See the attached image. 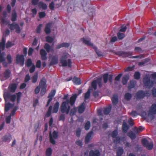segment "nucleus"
I'll return each mask as SVG.
<instances>
[{"label":"nucleus","instance_id":"56","mask_svg":"<svg viewBox=\"0 0 156 156\" xmlns=\"http://www.w3.org/2000/svg\"><path fill=\"white\" fill-rule=\"evenodd\" d=\"M121 141V138L119 136L116 137L115 139H114V142L116 144H118L120 143Z\"/></svg>","mask_w":156,"mask_h":156},{"label":"nucleus","instance_id":"6","mask_svg":"<svg viewBox=\"0 0 156 156\" xmlns=\"http://www.w3.org/2000/svg\"><path fill=\"white\" fill-rule=\"evenodd\" d=\"M150 95V93L149 91H143L140 90L137 92L136 97L137 98L141 99L144 98L145 96H148Z\"/></svg>","mask_w":156,"mask_h":156},{"label":"nucleus","instance_id":"13","mask_svg":"<svg viewBox=\"0 0 156 156\" xmlns=\"http://www.w3.org/2000/svg\"><path fill=\"white\" fill-rule=\"evenodd\" d=\"M78 92L79 93L78 94H74L70 97V102L71 105V106H72L74 103L77 96L78 95L82 93V90H79Z\"/></svg>","mask_w":156,"mask_h":156},{"label":"nucleus","instance_id":"32","mask_svg":"<svg viewBox=\"0 0 156 156\" xmlns=\"http://www.w3.org/2000/svg\"><path fill=\"white\" fill-rule=\"evenodd\" d=\"M129 128L126 122H123L122 124V130L123 132L126 133Z\"/></svg>","mask_w":156,"mask_h":156},{"label":"nucleus","instance_id":"14","mask_svg":"<svg viewBox=\"0 0 156 156\" xmlns=\"http://www.w3.org/2000/svg\"><path fill=\"white\" fill-rule=\"evenodd\" d=\"M10 71L9 70H6L3 73V76L1 78V80L2 81L8 79L10 76Z\"/></svg>","mask_w":156,"mask_h":156},{"label":"nucleus","instance_id":"30","mask_svg":"<svg viewBox=\"0 0 156 156\" xmlns=\"http://www.w3.org/2000/svg\"><path fill=\"white\" fill-rule=\"evenodd\" d=\"M16 87L17 86L16 84H13L9 86V89L11 92H14L16 89Z\"/></svg>","mask_w":156,"mask_h":156},{"label":"nucleus","instance_id":"33","mask_svg":"<svg viewBox=\"0 0 156 156\" xmlns=\"http://www.w3.org/2000/svg\"><path fill=\"white\" fill-rule=\"evenodd\" d=\"M90 89H89L87 91V92L85 93L84 95V101L90 97Z\"/></svg>","mask_w":156,"mask_h":156},{"label":"nucleus","instance_id":"28","mask_svg":"<svg viewBox=\"0 0 156 156\" xmlns=\"http://www.w3.org/2000/svg\"><path fill=\"white\" fill-rule=\"evenodd\" d=\"M38 7L39 8H42L43 10L46 9L47 8V6L46 4L41 2L39 3Z\"/></svg>","mask_w":156,"mask_h":156},{"label":"nucleus","instance_id":"48","mask_svg":"<svg viewBox=\"0 0 156 156\" xmlns=\"http://www.w3.org/2000/svg\"><path fill=\"white\" fill-rule=\"evenodd\" d=\"M14 45V44L13 42L9 41H8L6 44V48H8L9 47H11L13 45Z\"/></svg>","mask_w":156,"mask_h":156},{"label":"nucleus","instance_id":"51","mask_svg":"<svg viewBox=\"0 0 156 156\" xmlns=\"http://www.w3.org/2000/svg\"><path fill=\"white\" fill-rule=\"evenodd\" d=\"M111 109L109 108H105L104 110V113L105 115L108 114L110 112Z\"/></svg>","mask_w":156,"mask_h":156},{"label":"nucleus","instance_id":"52","mask_svg":"<svg viewBox=\"0 0 156 156\" xmlns=\"http://www.w3.org/2000/svg\"><path fill=\"white\" fill-rule=\"evenodd\" d=\"M52 109V106H50L49 108L48 111L46 114V116H47V117H49V116H50Z\"/></svg>","mask_w":156,"mask_h":156},{"label":"nucleus","instance_id":"2","mask_svg":"<svg viewBox=\"0 0 156 156\" xmlns=\"http://www.w3.org/2000/svg\"><path fill=\"white\" fill-rule=\"evenodd\" d=\"M70 104L71 105L70 100L68 99L62 103L61 107V111L62 113H66L67 114L69 113L70 109Z\"/></svg>","mask_w":156,"mask_h":156},{"label":"nucleus","instance_id":"42","mask_svg":"<svg viewBox=\"0 0 156 156\" xmlns=\"http://www.w3.org/2000/svg\"><path fill=\"white\" fill-rule=\"evenodd\" d=\"M97 81V83H98L100 87H101L102 85V77L99 78L96 80Z\"/></svg>","mask_w":156,"mask_h":156},{"label":"nucleus","instance_id":"49","mask_svg":"<svg viewBox=\"0 0 156 156\" xmlns=\"http://www.w3.org/2000/svg\"><path fill=\"white\" fill-rule=\"evenodd\" d=\"M140 73L138 72H136L135 73L134 75V78L136 80H138L140 79Z\"/></svg>","mask_w":156,"mask_h":156},{"label":"nucleus","instance_id":"9","mask_svg":"<svg viewBox=\"0 0 156 156\" xmlns=\"http://www.w3.org/2000/svg\"><path fill=\"white\" fill-rule=\"evenodd\" d=\"M16 61L17 64H19L20 65L23 66L24 62V58L23 55H17Z\"/></svg>","mask_w":156,"mask_h":156},{"label":"nucleus","instance_id":"61","mask_svg":"<svg viewBox=\"0 0 156 156\" xmlns=\"http://www.w3.org/2000/svg\"><path fill=\"white\" fill-rule=\"evenodd\" d=\"M81 131V130L80 128H78L76 130V135L77 137H79L80 136Z\"/></svg>","mask_w":156,"mask_h":156},{"label":"nucleus","instance_id":"36","mask_svg":"<svg viewBox=\"0 0 156 156\" xmlns=\"http://www.w3.org/2000/svg\"><path fill=\"white\" fill-rule=\"evenodd\" d=\"M123 152V149L121 147L119 148L117 151V156H121Z\"/></svg>","mask_w":156,"mask_h":156},{"label":"nucleus","instance_id":"7","mask_svg":"<svg viewBox=\"0 0 156 156\" xmlns=\"http://www.w3.org/2000/svg\"><path fill=\"white\" fill-rule=\"evenodd\" d=\"M58 133L56 131L54 130L51 134V132H50L49 133V140L50 142L53 144H55V141L54 139H56L58 138Z\"/></svg>","mask_w":156,"mask_h":156},{"label":"nucleus","instance_id":"53","mask_svg":"<svg viewBox=\"0 0 156 156\" xmlns=\"http://www.w3.org/2000/svg\"><path fill=\"white\" fill-rule=\"evenodd\" d=\"M93 96L95 98H100V96L99 95L98 92V91H94L93 93Z\"/></svg>","mask_w":156,"mask_h":156},{"label":"nucleus","instance_id":"18","mask_svg":"<svg viewBox=\"0 0 156 156\" xmlns=\"http://www.w3.org/2000/svg\"><path fill=\"white\" fill-rule=\"evenodd\" d=\"M93 135V132L92 131L90 132L87 135L85 138V141L86 143H88L92 138V136Z\"/></svg>","mask_w":156,"mask_h":156},{"label":"nucleus","instance_id":"59","mask_svg":"<svg viewBox=\"0 0 156 156\" xmlns=\"http://www.w3.org/2000/svg\"><path fill=\"white\" fill-rule=\"evenodd\" d=\"M121 28L119 30L120 32H125L127 29L126 27L124 25L122 26Z\"/></svg>","mask_w":156,"mask_h":156},{"label":"nucleus","instance_id":"23","mask_svg":"<svg viewBox=\"0 0 156 156\" xmlns=\"http://www.w3.org/2000/svg\"><path fill=\"white\" fill-rule=\"evenodd\" d=\"M85 106L84 103H82L78 107V111L80 113H83L85 110Z\"/></svg>","mask_w":156,"mask_h":156},{"label":"nucleus","instance_id":"47","mask_svg":"<svg viewBox=\"0 0 156 156\" xmlns=\"http://www.w3.org/2000/svg\"><path fill=\"white\" fill-rule=\"evenodd\" d=\"M117 35L118 38L120 40L122 39L125 37V34H124L120 32L118 33Z\"/></svg>","mask_w":156,"mask_h":156},{"label":"nucleus","instance_id":"1","mask_svg":"<svg viewBox=\"0 0 156 156\" xmlns=\"http://www.w3.org/2000/svg\"><path fill=\"white\" fill-rule=\"evenodd\" d=\"M70 57V55L67 53L65 52L62 54L60 59V62L62 64V66H68L69 67H71L72 62L71 59L69 58L67 60V58Z\"/></svg>","mask_w":156,"mask_h":156},{"label":"nucleus","instance_id":"22","mask_svg":"<svg viewBox=\"0 0 156 156\" xmlns=\"http://www.w3.org/2000/svg\"><path fill=\"white\" fill-rule=\"evenodd\" d=\"M129 78V76L128 74H126L123 76L122 81V82L123 85H125L127 83Z\"/></svg>","mask_w":156,"mask_h":156},{"label":"nucleus","instance_id":"54","mask_svg":"<svg viewBox=\"0 0 156 156\" xmlns=\"http://www.w3.org/2000/svg\"><path fill=\"white\" fill-rule=\"evenodd\" d=\"M76 112V108H73L70 111V115L71 116L74 115Z\"/></svg>","mask_w":156,"mask_h":156},{"label":"nucleus","instance_id":"21","mask_svg":"<svg viewBox=\"0 0 156 156\" xmlns=\"http://www.w3.org/2000/svg\"><path fill=\"white\" fill-rule=\"evenodd\" d=\"M40 54L41 55V58L43 60H45L47 59V53L44 49H42L40 51Z\"/></svg>","mask_w":156,"mask_h":156},{"label":"nucleus","instance_id":"27","mask_svg":"<svg viewBox=\"0 0 156 156\" xmlns=\"http://www.w3.org/2000/svg\"><path fill=\"white\" fill-rule=\"evenodd\" d=\"M14 106V104H12L9 103L6 104L5 107V112H7L9 109Z\"/></svg>","mask_w":156,"mask_h":156},{"label":"nucleus","instance_id":"45","mask_svg":"<svg viewBox=\"0 0 156 156\" xmlns=\"http://www.w3.org/2000/svg\"><path fill=\"white\" fill-rule=\"evenodd\" d=\"M46 39L48 43H51L53 42L54 39V38L49 36H48L46 37Z\"/></svg>","mask_w":156,"mask_h":156},{"label":"nucleus","instance_id":"3","mask_svg":"<svg viewBox=\"0 0 156 156\" xmlns=\"http://www.w3.org/2000/svg\"><path fill=\"white\" fill-rule=\"evenodd\" d=\"M156 114V104H153L150 108L148 113V118L150 120L153 119L154 117V115Z\"/></svg>","mask_w":156,"mask_h":156},{"label":"nucleus","instance_id":"16","mask_svg":"<svg viewBox=\"0 0 156 156\" xmlns=\"http://www.w3.org/2000/svg\"><path fill=\"white\" fill-rule=\"evenodd\" d=\"M12 137L11 135L9 134H6L3 136L2 139L3 141L4 142H9L12 139Z\"/></svg>","mask_w":156,"mask_h":156},{"label":"nucleus","instance_id":"26","mask_svg":"<svg viewBox=\"0 0 156 156\" xmlns=\"http://www.w3.org/2000/svg\"><path fill=\"white\" fill-rule=\"evenodd\" d=\"M5 39L3 37L2 39V41L0 42V51L1 52L2 51L4 50L5 47Z\"/></svg>","mask_w":156,"mask_h":156},{"label":"nucleus","instance_id":"12","mask_svg":"<svg viewBox=\"0 0 156 156\" xmlns=\"http://www.w3.org/2000/svg\"><path fill=\"white\" fill-rule=\"evenodd\" d=\"M55 93V90H52L50 93L48 97L49 99L46 105V107L48 106L49 103L52 100V98L54 96Z\"/></svg>","mask_w":156,"mask_h":156},{"label":"nucleus","instance_id":"15","mask_svg":"<svg viewBox=\"0 0 156 156\" xmlns=\"http://www.w3.org/2000/svg\"><path fill=\"white\" fill-rule=\"evenodd\" d=\"M81 41L85 44L90 46L92 47H94V46L93 45V44L91 43L90 41V39H86V38H84V37H83V38L81 39Z\"/></svg>","mask_w":156,"mask_h":156},{"label":"nucleus","instance_id":"17","mask_svg":"<svg viewBox=\"0 0 156 156\" xmlns=\"http://www.w3.org/2000/svg\"><path fill=\"white\" fill-rule=\"evenodd\" d=\"M52 23H49L46 25L44 31L46 34H48L51 32L50 28L52 25Z\"/></svg>","mask_w":156,"mask_h":156},{"label":"nucleus","instance_id":"4","mask_svg":"<svg viewBox=\"0 0 156 156\" xmlns=\"http://www.w3.org/2000/svg\"><path fill=\"white\" fill-rule=\"evenodd\" d=\"M143 82L144 85L148 88H150L153 86V82L150 80V78L146 75L144 78Z\"/></svg>","mask_w":156,"mask_h":156},{"label":"nucleus","instance_id":"34","mask_svg":"<svg viewBox=\"0 0 156 156\" xmlns=\"http://www.w3.org/2000/svg\"><path fill=\"white\" fill-rule=\"evenodd\" d=\"M73 81L74 83L76 84L79 85L81 84V81L80 78L77 77H74L73 78Z\"/></svg>","mask_w":156,"mask_h":156},{"label":"nucleus","instance_id":"20","mask_svg":"<svg viewBox=\"0 0 156 156\" xmlns=\"http://www.w3.org/2000/svg\"><path fill=\"white\" fill-rule=\"evenodd\" d=\"M46 80L45 78H42L39 83V87L41 88H46Z\"/></svg>","mask_w":156,"mask_h":156},{"label":"nucleus","instance_id":"38","mask_svg":"<svg viewBox=\"0 0 156 156\" xmlns=\"http://www.w3.org/2000/svg\"><path fill=\"white\" fill-rule=\"evenodd\" d=\"M93 48L94 49L96 53L97 54V55H98V56H103V54L102 52L98 50L96 47L94 46L93 47Z\"/></svg>","mask_w":156,"mask_h":156},{"label":"nucleus","instance_id":"62","mask_svg":"<svg viewBox=\"0 0 156 156\" xmlns=\"http://www.w3.org/2000/svg\"><path fill=\"white\" fill-rule=\"evenodd\" d=\"M42 27L41 24H40L37 27L36 31L37 33H39L40 32L41 29Z\"/></svg>","mask_w":156,"mask_h":156},{"label":"nucleus","instance_id":"25","mask_svg":"<svg viewBox=\"0 0 156 156\" xmlns=\"http://www.w3.org/2000/svg\"><path fill=\"white\" fill-rule=\"evenodd\" d=\"M59 106V104L58 102H56L55 104L53 107V109L52 111L53 113H56L58 112Z\"/></svg>","mask_w":156,"mask_h":156},{"label":"nucleus","instance_id":"55","mask_svg":"<svg viewBox=\"0 0 156 156\" xmlns=\"http://www.w3.org/2000/svg\"><path fill=\"white\" fill-rule=\"evenodd\" d=\"M149 59L147 58L145 59L144 61L143 62H140L138 63V65L139 66H143L147 62L149 61Z\"/></svg>","mask_w":156,"mask_h":156},{"label":"nucleus","instance_id":"43","mask_svg":"<svg viewBox=\"0 0 156 156\" xmlns=\"http://www.w3.org/2000/svg\"><path fill=\"white\" fill-rule=\"evenodd\" d=\"M125 97L126 100L129 101L131 99L132 97V95L130 94L127 93L126 94Z\"/></svg>","mask_w":156,"mask_h":156},{"label":"nucleus","instance_id":"63","mask_svg":"<svg viewBox=\"0 0 156 156\" xmlns=\"http://www.w3.org/2000/svg\"><path fill=\"white\" fill-rule=\"evenodd\" d=\"M26 64L27 66L30 67L32 64V61L31 59H28L27 61Z\"/></svg>","mask_w":156,"mask_h":156},{"label":"nucleus","instance_id":"64","mask_svg":"<svg viewBox=\"0 0 156 156\" xmlns=\"http://www.w3.org/2000/svg\"><path fill=\"white\" fill-rule=\"evenodd\" d=\"M41 96L43 95L46 91V88H41Z\"/></svg>","mask_w":156,"mask_h":156},{"label":"nucleus","instance_id":"8","mask_svg":"<svg viewBox=\"0 0 156 156\" xmlns=\"http://www.w3.org/2000/svg\"><path fill=\"white\" fill-rule=\"evenodd\" d=\"M142 143L144 147H147L149 150L152 149L153 146V144L152 142H148L147 140L145 139H142Z\"/></svg>","mask_w":156,"mask_h":156},{"label":"nucleus","instance_id":"44","mask_svg":"<svg viewBox=\"0 0 156 156\" xmlns=\"http://www.w3.org/2000/svg\"><path fill=\"white\" fill-rule=\"evenodd\" d=\"M44 48L48 52H49L50 51L51 47L48 44H45L44 45Z\"/></svg>","mask_w":156,"mask_h":156},{"label":"nucleus","instance_id":"10","mask_svg":"<svg viewBox=\"0 0 156 156\" xmlns=\"http://www.w3.org/2000/svg\"><path fill=\"white\" fill-rule=\"evenodd\" d=\"M50 57L51 59L49 64L50 66H52L58 63V56L57 55L51 56Z\"/></svg>","mask_w":156,"mask_h":156},{"label":"nucleus","instance_id":"29","mask_svg":"<svg viewBox=\"0 0 156 156\" xmlns=\"http://www.w3.org/2000/svg\"><path fill=\"white\" fill-rule=\"evenodd\" d=\"M17 18V14L16 11L13 10L12 12V17L11 18V20L12 21H14L16 20Z\"/></svg>","mask_w":156,"mask_h":156},{"label":"nucleus","instance_id":"39","mask_svg":"<svg viewBox=\"0 0 156 156\" xmlns=\"http://www.w3.org/2000/svg\"><path fill=\"white\" fill-rule=\"evenodd\" d=\"M4 55L5 53H1V52L0 51V62H2L5 61V59L4 56Z\"/></svg>","mask_w":156,"mask_h":156},{"label":"nucleus","instance_id":"35","mask_svg":"<svg viewBox=\"0 0 156 156\" xmlns=\"http://www.w3.org/2000/svg\"><path fill=\"white\" fill-rule=\"evenodd\" d=\"M112 101L114 104L116 105L117 104L118 102V97L117 95H115L113 96Z\"/></svg>","mask_w":156,"mask_h":156},{"label":"nucleus","instance_id":"40","mask_svg":"<svg viewBox=\"0 0 156 156\" xmlns=\"http://www.w3.org/2000/svg\"><path fill=\"white\" fill-rule=\"evenodd\" d=\"M97 81L96 80H94L91 83V86L93 89H94V90H96L97 89Z\"/></svg>","mask_w":156,"mask_h":156},{"label":"nucleus","instance_id":"24","mask_svg":"<svg viewBox=\"0 0 156 156\" xmlns=\"http://www.w3.org/2000/svg\"><path fill=\"white\" fill-rule=\"evenodd\" d=\"M100 153L98 150H96L95 151L93 150L91 151L89 153V156H99Z\"/></svg>","mask_w":156,"mask_h":156},{"label":"nucleus","instance_id":"41","mask_svg":"<svg viewBox=\"0 0 156 156\" xmlns=\"http://www.w3.org/2000/svg\"><path fill=\"white\" fill-rule=\"evenodd\" d=\"M51 153L52 150L51 148H48L47 149L46 152V156H51Z\"/></svg>","mask_w":156,"mask_h":156},{"label":"nucleus","instance_id":"11","mask_svg":"<svg viewBox=\"0 0 156 156\" xmlns=\"http://www.w3.org/2000/svg\"><path fill=\"white\" fill-rule=\"evenodd\" d=\"M116 54L119 56H122L123 57H126L131 56L132 53L130 52L120 51L117 52L116 53Z\"/></svg>","mask_w":156,"mask_h":156},{"label":"nucleus","instance_id":"31","mask_svg":"<svg viewBox=\"0 0 156 156\" xmlns=\"http://www.w3.org/2000/svg\"><path fill=\"white\" fill-rule=\"evenodd\" d=\"M128 135L132 140H134L136 137V135L135 133L132 131L129 132L128 133Z\"/></svg>","mask_w":156,"mask_h":156},{"label":"nucleus","instance_id":"50","mask_svg":"<svg viewBox=\"0 0 156 156\" xmlns=\"http://www.w3.org/2000/svg\"><path fill=\"white\" fill-rule=\"evenodd\" d=\"M90 126V122L89 121L87 122L85 124V129L86 130H88Z\"/></svg>","mask_w":156,"mask_h":156},{"label":"nucleus","instance_id":"58","mask_svg":"<svg viewBox=\"0 0 156 156\" xmlns=\"http://www.w3.org/2000/svg\"><path fill=\"white\" fill-rule=\"evenodd\" d=\"M118 133L117 130H114L112 133L111 136L112 137H115L118 135Z\"/></svg>","mask_w":156,"mask_h":156},{"label":"nucleus","instance_id":"19","mask_svg":"<svg viewBox=\"0 0 156 156\" xmlns=\"http://www.w3.org/2000/svg\"><path fill=\"white\" fill-rule=\"evenodd\" d=\"M136 82L134 80H131L128 84V88L130 90L131 88H134L136 85Z\"/></svg>","mask_w":156,"mask_h":156},{"label":"nucleus","instance_id":"60","mask_svg":"<svg viewBox=\"0 0 156 156\" xmlns=\"http://www.w3.org/2000/svg\"><path fill=\"white\" fill-rule=\"evenodd\" d=\"M7 59L9 64H10L12 62V57L10 55H8L7 56Z\"/></svg>","mask_w":156,"mask_h":156},{"label":"nucleus","instance_id":"37","mask_svg":"<svg viewBox=\"0 0 156 156\" xmlns=\"http://www.w3.org/2000/svg\"><path fill=\"white\" fill-rule=\"evenodd\" d=\"M38 77V73H36L31 78L32 82L33 83H35L36 82Z\"/></svg>","mask_w":156,"mask_h":156},{"label":"nucleus","instance_id":"57","mask_svg":"<svg viewBox=\"0 0 156 156\" xmlns=\"http://www.w3.org/2000/svg\"><path fill=\"white\" fill-rule=\"evenodd\" d=\"M103 80H104V82L105 83H106L108 81V74H105L103 75Z\"/></svg>","mask_w":156,"mask_h":156},{"label":"nucleus","instance_id":"46","mask_svg":"<svg viewBox=\"0 0 156 156\" xmlns=\"http://www.w3.org/2000/svg\"><path fill=\"white\" fill-rule=\"evenodd\" d=\"M18 24L16 23H13L9 25L10 28L11 30H13L15 29L16 27V25H18Z\"/></svg>","mask_w":156,"mask_h":156},{"label":"nucleus","instance_id":"5","mask_svg":"<svg viewBox=\"0 0 156 156\" xmlns=\"http://www.w3.org/2000/svg\"><path fill=\"white\" fill-rule=\"evenodd\" d=\"M4 97L5 102L7 101L8 98H9L10 101L14 102L16 100V96L14 94L11 95L9 92L6 91L4 93Z\"/></svg>","mask_w":156,"mask_h":156}]
</instances>
